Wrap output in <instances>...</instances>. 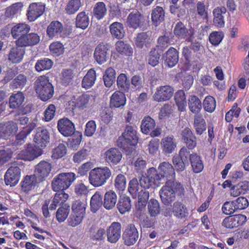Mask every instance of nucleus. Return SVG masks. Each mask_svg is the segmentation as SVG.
<instances>
[{
  "label": "nucleus",
  "instance_id": "1",
  "mask_svg": "<svg viewBox=\"0 0 249 249\" xmlns=\"http://www.w3.org/2000/svg\"><path fill=\"white\" fill-rule=\"evenodd\" d=\"M185 191L182 184L179 182L167 180L160 191V196L162 203L169 206L176 199V196L182 197Z\"/></svg>",
  "mask_w": 249,
  "mask_h": 249
},
{
  "label": "nucleus",
  "instance_id": "2",
  "mask_svg": "<svg viewBox=\"0 0 249 249\" xmlns=\"http://www.w3.org/2000/svg\"><path fill=\"white\" fill-rule=\"evenodd\" d=\"M138 139L135 128L131 125H126L124 132L117 140L118 145L126 151H130L133 146L138 143Z\"/></svg>",
  "mask_w": 249,
  "mask_h": 249
},
{
  "label": "nucleus",
  "instance_id": "3",
  "mask_svg": "<svg viewBox=\"0 0 249 249\" xmlns=\"http://www.w3.org/2000/svg\"><path fill=\"white\" fill-rule=\"evenodd\" d=\"M35 88L36 93L43 101L51 99L54 93V89L46 75L39 76L35 82Z\"/></svg>",
  "mask_w": 249,
  "mask_h": 249
},
{
  "label": "nucleus",
  "instance_id": "4",
  "mask_svg": "<svg viewBox=\"0 0 249 249\" xmlns=\"http://www.w3.org/2000/svg\"><path fill=\"white\" fill-rule=\"evenodd\" d=\"M111 176V171L109 167H96L89 172V183L94 187H98L105 184Z\"/></svg>",
  "mask_w": 249,
  "mask_h": 249
},
{
  "label": "nucleus",
  "instance_id": "5",
  "mask_svg": "<svg viewBox=\"0 0 249 249\" xmlns=\"http://www.w3.org/2000/svg\"><path fill=\"white\" fill-rule=\"evenodd\" d=\"M170 205L166 206L162 208L161 214L163 216L170 218L173 215L179 219H183L187 217L188 209L183 200L176 201Z\"/></svg>",
  "mask_w": 249,
  "mask_h": 249
},
{
  "label": "nucleus",
  "instance_id": "6",
  "mask_svg": "<svg viewBox=\"0 0 249 249\" xmlns=\"http://www.w3.org/2000/svg\"><path fill=\"white\" fill-rule=\"evenodd\" d=\"M76 174L72 172L61 173L56 175L52 182V188L54 192L64 191L76 179Z\"/></svg>",
  "mask_w": 249,
  "mask_h": 249
},
{
  "label": "nucleus",
  "instance_id": "7",
  "mask_svg": "<svg viewBox=\"0 0 249 249\" xmlns=\"http://www.w3.org/2000/svg\"><path fill=\"white\" fill-rule=\"evenodd\" d=\"M161 179V175L156 168L151 167L147 170L145 176L141 178L140 183L142 187L148 189L151 187L158 186Z\"/></svg>",
  "mask_w": 249,
  "mask_h": 249
},
{
  "label": "nucleus",
  "instance_id": "8",
  "mask_svg": "<svg viewBox=\"0 0 249 249\" xmlns=\"http://www.w3.org/2000/svg\"><path fill=\"white\" fill-rule=\"evenodd\" d=\"M126 22L127 26L133 30L143 29L146 26L145 17L137 10H134L129 14Z\"/></svg>",
  "mask_w": 249,
  "mask_h": 249
},
{
  "label": "nucleus",
  "instance_id": "9",
  "mask_svg": "<svg viewBox=\"0 0 249 249\" xmlns=\"http://www.w3.org/2000/svg\"><path fill=\"white\" fill-rule=\"evenodd\" d=\"M189 150L185 147H182L178 154L173 157L172 161L178 172H182L185 169V165L189 164Z\"/></svg>",
  "mask_w": 249,
  "mask_h": 249
},
{
  "label": "nucleus",
  "instance_id": "10",
  "mask_svg": "<svg viewBox=\"0 0 249 249\" xmlns=\"http://www.w3.org/2000/svg\"><path fill=\"white\" fill-rule=\"evenodd\" d=\"M46 8L45 3L41 2L31 3L27 10L26 17L30 22H33L44 14Z\"/></svg>",
  "mask_w": 249,
  "mask_h": 249
},
{
  "label": "nucleus",
  "instance_id": "11",
  "mask_svg": "<svg viewBox=\"0 0 249 249\" xmlns=\"http://www.w3.org/2000/svg\"><path fill=\"white\" fill-rule=\"evenodd\" d=\"M173 33L177 38L185 39V41L187 42H192L194 38V30L193 29H188L181 21L176 23L174 28Z\"/></svg>",
  "mask_w": 249,
  "mask_h": 249
},
{
  "label": "nucleus",
  "instance_id": "12",
  "mask_svg": "<svg viewBox=\"0 0 249 249\" xmlns=\"http://www.w3.org/2000/svg\"><path fill=\"white\" fill-rule=\"evenodd\" d=\"M138 238L139 232L134 224H128L123 233L124 244L127 246H132L136 243Z\"/></svg>",
  "mask_w": 249,
  "mask_h": 249
},
{
  "label": "nucleus",
  "instance_id": "13",
  "mask_svg": "<svg viewBox=\"0 0 249 249\" xmlns=\"http://www.w3.org/2000/svg\"><path fill=\"white\" fill-rule=\"evenodd\" d=\"M21 170L17 166H12L6 171L4 180L6 185L13 187L16 185L20 178Z\"/></svg>",
  "mask_w": 249,
  "mask_h": 249
},
{
  "label": "nucleus",
  "instance_id": "14",
  "mask_svg": "<svg viewBox=\"0 0 249 249\" xmlns=\"http://www.w3.org/2000/svg\"><path fill=\"white\" fill-rule=\"evenodd\" d=\"M40 40V36L37 34L28 33L16 40L15 44L17 46L23 48L33 47L38 44Z\"/></svg>",
  "mask_w": 249,
  "mask_h": 249
},
{
  "label": "nucleus",
  "instance_id": "15",
  "mask_svg": "<svg viewBox=\"0 0 249 249\" xmlns=\"http://www.w3.org/2000/svg\"><path fill=\"white\" fill-rule=\"evenodd\" d=\"M43 151L41 148L36 146L35 144H28L26 148L21 151L19 154L20 158L26 160H32L41 155Z\"/></svg>",
  "mask_w": 249,
  "mask_h": 249
},
{
  "label": "nucleus",
  "instance_id": "16",
  "mask_svg": "<svg viewBox=\"0 0 249 249\" xmlns=\"http://www.w3.org/2000/svg\"><path fill=\"white\" fill-rule=\"evenodd\" d=\"M57 125L59 132L65 137L72 136L75 130L74 124L67 118L59 119Z\"/></svg>",
  "mask_w": 249,
  "mask_h": 249
},
{
  "label": "nucleus",
  "instance_id": "17",
  "mask_svg": "<svg viewBox=\"0 0 249 249\" xmlns=\"http://www.w3.org/2000/svg\"><path fill=\"white\" fill-rule=\"evenodd\" d=\"M174 92V89L171 86H161L157 88L153 95V98L158 102L168 101L172 97Z\"/></svg>",
  "mask_w": 249,
  "mask_h": 249
},
{
  "label": "nucleus",
  "instance_id": "18",
  "mask_svg": "<svg viewBox=\"0 0 249 249\" xmlns=\"http://www.w3.org/2000/svg\"><path fill=\"white\" fill-rule=\"evenodd\" d=\"M50 134L44 127H39L37 128L34 141L35 144L42 149L46 146L49 142Z\"/></svg>",
  "mask_w": 249,
  "mask_h": 249
},
{
  "label": "nucleus",
  "instance_id": "19",
  "mask_svg": "<svg viewBox=\"0 0 249 249\" xmlns=\"http://www.w3.org/2000/svg\"><path fill=\"white\" fill-rule=\"evenodd\" d=\"M122 226L120 223L113 222L107 230V241L111 243H116L121 237Z\"/></svg>",
  "mask_w": 249,
  "mask_h": 249
},
{
  "label": "nucleus",
  "instance_id": "20",
  "mask_svg": "<svg viewBox=\"0 0 249 249\" xmlns=\"http://www.w3.org/2000/svg\"><path fill=\"white\" fill-rule=\"evenodd\" d=\"M110 49L108 44L100 43L96 47L93 56L95 61L100 65H101L107 60V52Z\"/></svg>",
  "mask_w": 249,
  "mask_h": 249
},
{
  "label": "nucleus",
  "instance_id": "21",
  "mask_svg": "<svg viewBox=\"0 0 249 249\" xmlns=\"http://www.w3.org/2000/svg\"><path fill=\"white\" fill-rule=\"evenodd\" d=\"M158 171L161 175V178H165L167 180H171L175 178V172L172 165L167 161L160 163L158 167Z\"/></svg>",
  "mask_w": 249,
  "mask_h": 249
},
{
  "label": "nucleus",
  "instance_id": "22",
  "mask_svg": "<svg viewBox=\"0 0 249 249\" xmlns=\"http://www.w3.org/2000/svg\"><path fill=\"white\" fill-rule=\"evenodd\" d=\"M114 53L122 56H131L133 50L131 45L123 40H118L114 45Z\"/></svg>",
  "mask_w": 249,
  "mask_h": 249
},
{
  "label": "nucleus",
  "instance_id": "23",
  "mask_svg": "<svg viewBox=\"0 0 249 249\" xmlns=\"http://www.w3.org/2000/svg\"><path fill=\"white\" fill-rule=\"evenodd\" d=\"M18 130V126L13 121H9L5 124H0V139H7L10 136L15 134Z\"/></svg>",
  "mask_w": 249,
  "mask_h": 249
},
{
  "label": "nucleus",
  "instance_id": "24",
  "mask_svg": "<svg viewBox=\"0 0 249 249\" xmlns=\"http://www.w3.org/2000/svg\"><path fill=\"white\" fill-rule=\"evenodd\" d=\"M83 6L81 0H68L62 6L63 12L68 16L75 14Z\"/></svg>",
  "mask_w": 249,
  "mask_h": 249
},
{
  "label": "nucleus",
  "instance_id": "25",
  "mask_svg": "<svg viewBox=\"0 0 249 249\" xmlns=\"http://www.w3.org/2000/svg\"><path fill=\"white\" fill-rule=\"evenodd\" d=\"M31 27L29 25L25 22L16 23L11 29V34L12 37L15 39L20 38L21 36H24L29 33Z\"/></svg>",
  "mask_w": 249,
  "mask_h": 249
},
{
  "label": "nucleus",
  "instance_id": "26",
  "mask_svg": "<svg viewBox=\"0 0 249 249\" xmlns=\"http://www.w3.org/2000/svg\"><path fill=\"white\" fill-rule=\"evenodd\" d=\"M163 57L165 65L170 68H172L178 62V52L174 47H171L165 53Z\"/></svg>",
  "mask_w": 249,
  "mask_h": 249
},
{
  "label": "nucleus",
  "instance_id": "27",
  "mask_svg": "<svg viewBox=\"0 0 249 249\" xmlns=\"http://www.w3.org/2000/svg\"><path fill=\"white\" fill-rule=\"evenodd\" d=\"M122 158V154L117 148H111L105 152V159L110 165H117L120 162Z\"/></svg>",
  "mask_w": 249,
  "mask_h": 249
},
{
  "label": "nucleus",
  "instance_id": "28",
  "mask_svg": "<svg viewBox=\"0 0 249 249\" xmlns=\"http://www.w3.org/2000/svg\"><path fill=\"white\" fill-rule=\"evenodd\" d=\"M191 42L189 46L183 47L182 51V56L187 61H190L191 59L195 55V53L199 51L201 48L200 43L198 41L193 40Z\"/></svg>",
  "mask_w": 249,
  "mask_h": 249
},
{
  "label": "nucleus",
  "instance_id": "29",
  "mask_svg": "<svg viewBox=\"0 0 249 249\" xmlns=\"http://www.w3.org/2000/svg\"><path fill=\"white\" fill-rule=\"evenodd\" d=\"M63 31V26L61 22L57 21H52L48 26L46 34L49 38L53 39L61 36Z\"/></svg>",
  "mask_w": 249,
  "mask_h": 249
},
{
  "label": "nucleus",
  "instance_id": "30",
  "mask_svg": "<svg viewBox=\"0 0 249 249\" xmlns=\"http://www.w3.org/2000/svg\"><path fill=\"white\" fill-rule=\"evenodd\" d=\"M189 162H190L192 171L196 174L201 172L204 169V164L201 157L196 153H190L189 151Z\"/></svg>",
  "mask_w": 249,
  "mask_h": 249
},
{
  "label": "nucleus",
  "instance_id": "31",
  "mask_svg": "<svg viewBox=\"0 0 249 249\" xmlns=\"http://www.w3.org/2000/svg\"><path fill=\"white\" fill-rule=\"evenodd\" d=\"M51 170V164L42 160L36 166L35 173L40 180H43L49 175Z\"/></svg>",
  "mask_w": 249,
  "mask_h": 249
},
{
  "label": "nucleus",
  "instance_id": "32",
  "mask_svg": "<svg viewBox=\"0 0 249 249\" xmlns=\"http://www.w3.org/2000/svg\"><path fill=\"white\" fill-rule=\"evenodd\" d=\"M125 92L121 91H116L110 97V105L111 107L122 108L126 104Z\"/></svg>",
  "mask_w": 249,
  "mask_h": 249
},
{
  "label": "nucleus",
  "instance_id": "33",
  "mask_svg": "<svg viewBox=\"0 0 249 249\" xmlns=\"http://www.w3.org/2000/svg\"><path fill=\"white\" fill-rule=\"evenodd\" d=\"M249 191V181L244 180L233 185L230 190V195L233 197H237L245 195Z\"/></svg>",
  "mask_w": 249,
  "mask_h": 249
},
{
  "label": "nucleus",
  "instance_id": "34",
  "mask_svg": "<svg viewBox=\"0 0 249 249\" xmlns=\"http://www.w3.org/2000/svg\"><path fill=\"white\" fill-rule=\"evenodd\" d=\"M226 12V8L223 6L217 7L213 10V23L215 26L219 28L224 26L225 21L223 15L225 14Z\"/></svg>",
  "mask_w": 249,
  "mask_h": 249
},
{
  "label": "nucleus",
  "instance_id": "35",
  "mask_svg": "<svg viewBox=\"0 0 249 249\" xmlns=\"http://www.w3.org/2000/svg\"><path fill=\"white\" fill-rule=\"evenodd\" d=\"M182 137L186 143L187 149L192 150L196 146V138L190 128H185L182 133Z\"/></svg>",
  "mask_w": 249,
  "mask_h": 249
},
{
  "label": "nucleus",
  "instance_id": "36",
  "mask_svg": "<svg viewBox=\"0 0 249 249\" xmlns=\"http://www.w3.org/2000/svg\"><path fill=\"white\" fill-rule=\"evenodd\" d=\"M92 17L97 19H103L107 14V8L105 3L102 1L96 2L93 6Z\"/></svg>",
  "mask_w": 249,
  "mask_h": 249
},
{
  "label": "nucleus",
  "instance_id": "37",
  "mask_svg": "<svg viewBox=\"0 0 249 249\" xmlns=\"http://www.w3.org/2000/svg\"><path fill=\"white\" fill-rule=\"evenodd\" d=\"M106 230L104 228L98 227L96 225H92L89 230L90 239L96 242L103 240L105 238Z\"/></svg>",
  "mask_w": 249,
  "mask_h": 249
},
{
  "label": "nucleus",
  "instance_id": "38",
  "mask_svg": "<svg viewBox=\"0 0 249 249\" xmlns=\"http://www.w3.org/2000/svg\"><path fill=\"white\" fill-rule=\"evenodd\" d=\"M21 47L12 48L8 54L9 60L13 63H18L21 61L25 54V49Z\"/></svg>",
  "mask_w": 249,
  "mask_h": 249
},
{
  "label": "nucleus",
  "instance_id": "39",
  "mask_svg": "<svg viewBox=\"0 0 249 249\" xmlns=\"http://www.w3.org/2000/svg\"><path fill=\"white\" fill-rule=\"evenodd\" d=\"M110 33L112 37L117 39H123L125 35V30L122 23L114 22L109 26Z\"/></svg>",
  "mask_w": 249,
  "mask_h": 249
},
{
  "label": "nucleus",
  "instance_id": "40",
  "mask_svg": "<svg viewBox=\"0 0 249 249\" xmlns=\"http://www.w3.org/2000/svg\"><path fill=\"white\" fill-rule=\"evenodd\" d=\"M162 151L165 154H171L177 147V142L173 136L162 139L161 142Z\"/></svg>",
  "mask_w": 249,
  "mask_h": 249
},
{
  "label": "nucleus",
  "instance_id": "41",
  "mask_svg": "<svg viewBox=\"0 0 249 249\" xmlns=\"http://www.w3.org/2000/svg\"><path fill=\"white\" fill-rule=\"evenodd\" d=\"M193 126L197 135H201L206 131V123L201 114L195 115Z\"/></svg>",
  "mask_w": 249,
  "mask_h": 249
},
{
  "label": "nucleus",
  "instance_id": "42",
  "mask_svg": "<svg viewBox=\"0 0 249 249\" xmlns=\"http://www.w3.org/2000/svg\"><path fill=\"white\" fill-rule=\"evenodd\" d=\"M69 197V195L64 191H59L56 193L52 200L49 209L50 210H54L58 205H64Z\"/></svg>",
  "mask_w": 249,
  "mask_h": 249
},
{
  "label": "nucleus",
  "instance_id": "43",
  "mask_svg": "<svg viewBox=\"0 0 249 249\" xmlns=\"http://www.w3.org/2000/svg\"><path fill=\"white\" fill-rule=\"evenodd\" d=\"M174 100L178 110L180 112L185 111L187 106V101L184 91L181 89L178 90L175 93Z\"/></svg>",
  "mask_w": 249,
  "mask_h": 249
},
{
  "label": "nucleus",
  "instance_id": "44",
  "mask_svg": "<svg viewBox=\"0 0 249 249\" xmlns=\"http://www.w3.org/2000/svg\"><path fill=\"white\" fill-rule=\"evenodd\" d=\"M37 179L36 175H27L21 182V190L25 193L30 192L36 184Z\"/></svg>",
  "mask_w": 249,
  "mask_h": 249
},
{
  "label": "nucleus",
  "instance_id": "45",
  "mask_svg": "<svg viewBox=\"0 0 249 249\" xmlns=\"http://www.w3.org/2000/svg\"><path fill=\"white\" fill-rule=\"evenodd\" d=\"M96 79V73L94 69H89L82 81V87L88 89L93 86Z\"/></svg>",
  "mask_w": 249,
  "mask_h": 249
},
{
  "label": "nucleus",
  "instance_id": "46",
  "mask_svg": "<svg viewBox=\"0 0 249 249\" xmlns=\"http://www.w3.org/2000/svg\"><path fill=\"white\" fill-rule=\"evenodd\" d=\"M164 17L165 12L162 7L157 6L152 10L151 13V19L153 23L156 26H157L164 21Z\"/></svg>",
  "mask_w": 249,
  "mask_h": 249
},
{
  "label": "nucleus",
  "instance_id": "47",
  "mask_svg": "<svg viewBox=\"0 0 249 249\" xmlns=\"http://www.w3.org/2000/svg\"><path fill=\"white\" fill-rule=\"evenodd\" d=\"M188 104L190 111L194 114H198L202 109L201 101L196 95H190L188 99Z\"/></svg>",
  "mask_w": 249,
  "mask_h": 249
},
{
  "label": "nucleus",
  "instance_id": "48",
  "mask_svg": "<svg viewBox=\"0 0 249 249\" xmlns=\"http://www.w3.org/2000/svg\"><path fill=\"white\" fill-rule=\"evenodd\" d=\"M25 99L24 94L22 92L13 93L9 97V106L10 108H18L23 103Z\"/></svg>",
  "mask_w": 249,
  "mask_h": 249
},
{
  "label": "nucleus",
  "instance_id": "49",
  "mask_svg": "<svg viewBox=\"0 0 249 249\" xmlns=\"http://www.w3.org/2000/svg\"><path fill=\"white\" fill-rule=\"evenodd\" d=\"M89 23V18L88 14L84 11L78 13L75 18V26L77 28L86 29Z\"/></svg>",
  "mask_w": 249,
  "mask_h": 249
},
{
  "label": "nucleus",
  "instance_id": "50",
  "mask_svg": "<svg viewBox=\"0 0 249 249\" xmlns=\"http://www.w3.org/2000/svg\"><path fill=\"white\" fill-rule=\"evenodd\" d=\"M117 207L119 212L121 214H124L129 212L131 208V201L130 198L127 196H121Z\"/></svg>",
  "mask_w": 249,
  "mask_h": 249
},
{
  "label": "nucleus",
  "instance_id": "51",
  "mask_svg": "<svg viewBox=\"0 0 249 249\" xmlns=\"http://www.w3.org/2000/svg\"><path fill=\"white\" fill-rule=\"evenodd\" d=\"M117 196L116 193L112 191L107 192L104 196L103 206L107 210L113 208L117 202Z\"/></svg>",
  "mask_w": 249,
  "mask_h": 249
},
{
  "label": "nucleus",
  "instance_id": "52",
  "mask_svg": "<svg viewBox=\"0 0 249 249\" xmlns=\"http://www.w3.org/2000/svg\"><path fill=\"white\" fill-rule=\"evenodd\" d=\"M23 7V4L21 2L13 3L6 8L4 12L5 17L6 18H13L15 16L20 13Z\"/></svg>",
  "mask_w": 249,
  "mask_h": 249
},
{
  "label": "nucleus",
  "instance_id": "53",
  "mask_svg": "<svg viewBox=\"0 0 249 249\" xmlns=\"http://www.w3.org/2000/svg\"><path fill=\"white\" fill-rule=\"evenodd\" d=\"M150 37L147 32H141L134 38L135 45L137 48L142 49L144 46L148 47L150 43Z\"/></svg>",
  "mask_w": 249,
  "mask_h": 249
},
{
  "label": "nucleus",
  "instance_id": "54",
  "mask_svg": "<svg viewBox=\"0 0 249 249\" xmlns=\"http://www.w3.org/2000/svg\"><path fill=\"white\" fill-rule=\"evenodd\" d=\"M155 120L151 117L147 116L143 119L141 125V129L142 133L147 135L155 128Z\"/></svg>",
  "mask_w": 249,
  "mask_h": 249
},
{
  "label": "nucleus",
  "instance_id": "55",
  "mask_svg": "<svg viewBox=\"0 0 249 249\" xmlns=\"http://www.w3.org/2000/svg\"><path fill=\"white\" fill-rule=\"evenodd\" d=\"M117 86L119 91L128 92L130 89V82L125 74L121 73L117 79Z\"/></svg>",
  "mask_w": 249,
  "mask_h": 249
},
{
  "label": "nucleus",
  "instance_id": "56",
  "mask_svg": "<svg viewBox=\"0 0 249 249\" xmlns=\"http://www.w3.org/2000/svg\"><path fill=\"white\" fill-rule=\"evenodd\" d=\"M53 61L48 58L38 60L35 64V69L37 72L51 69L53 65Z\"/></svg>",
  "mask_w": 249,
  "mask_h": 249
},
{
  "label": "nucleus",
  "instance_id": "57",
  "mask_svg": "<svg viewBox=\"0 0 249 249\" xmlns=\"http://www.w3.org/2000/svg\"><path fill=\"white\" fill-rule=\"evenodd\" d=\"M103 204L102 201V196L100 192L97 191L92 196L90 201V209L91 211L95 213Z\"/></svg>",
  "mask_w": 249,
  "mask_h": 249
},
{
  "label": "nucleus",
  "instance_id": "58",
  "mask_svg": "<svg viewBox=\"0 0 249 249\" xmlns=\"http://www.w3.org/2000/svg\"><path fill=\"white\" fill-rule=\"evenodd\" d=\"M87 203L86 200L77 199L71 205L72 212L85 215Z\"/></svg>",
  "mask_w": 249,
  "mask_h": 249
},
{
  "label": "nucleus",
  "instance_id": "59",
  "mask_svg": "<svg viewBox=\"0 0 249 249\" xmlns=\"http://www.w3.org/2000/svg\"><path fill=\"white\" fill-rule=\"evenodd\" d=\"M116 72L115 70L111 68H108L103 76V79L105 85L106 87H110L114 83L115 80Z\"/></svg>",
  "mask_w": 249,
  "mask_h": 249
},
{
  "label": "nucleus",
  "instance_id": "60",
  "mask_svg": "<svg viewBox=\"0 0 249 249\" xmlns=\"http://www.w3.org/2000/svg\"><path fill=\"white\" fill-rule=\"evenodd\" d=\"M70 213V206L67 204L62 205L56 212V218L57 221L61 223L64 222L68 217Z\"/></svg>",
  "mask_w": 249,
  "mask_h": 249
},
{
  "label": "nucleus",
  "instance_id": "61",
  "mask_svg": "<svg viewBox=\"0 0 249 249\" xmlns=\"http://www.w3.org/2000/svg\"><path fill=\"white\" fill-rule=\"evenodd\" d=\"M49 50L53 56H59L64 53L65 48L60 41H54L50 45Z\"/></svg>",
  "mask_w": 249,
  "mask_h": 249
},
{
  "label": "nucleus",
  "instance_id": "62",
  "mask_svg": "<svg viewBox=\"0 0 249 249\" xmlns=\"http://www.w3.org/2000/svg\"><path fill=\"white\" fill-rule=\"evenodd\" d=\"M148 210L151 216H157L160 212L159 201L155 199H151L148 203Z\"/></svg>",
  "mask_w": 249,
  "mask_h": 249
},
{
  "label": "nucleus",
  "instance_id": "63",
  "mask_svg": "<svg viewBox=\"0 0 249 249\" xmlns=\"http://www.w3.org/2000/svg\"><path fill=\"white\" fill-rule=\"evenodd\" d=\"M36 124L34 122L29 123L26 126L24 127L23 129L17 135L16 138V140L20 142L24 140L26 137L30 134V133L35 128Z\"/></svg>",
  "mask_w": 249,
  "mask_h": 249
},
{
  "label": "nucleus",
  "instance_id": "64",
  "mask_svg": "<svg viewBox=\"0 0 249 249\" xmlns=\"http://www.w3.org/2000/svg\"><path fill=\"white\" fill-rule=\"evenodd\" d=\"M204 109L208 112L212 113L214 111L216 107V101L214 97L212 96H207L203 102Z\"/></svg>",
  "mask_w": 249,
  "mask_h": 249
}]
</instances>
